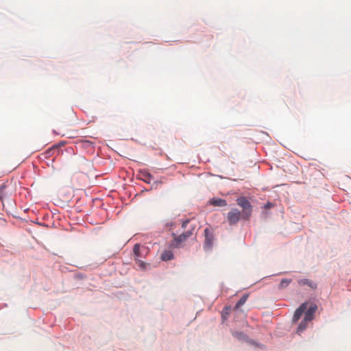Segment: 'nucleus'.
Masks as SVG:
<instances>
[{"mask_svg": "<svg viewBox=\"0 0 351 351\" xmlns=\"http://www.w3.org/2000/svg\"><path fill=\"white\" fill-rule=\"evenodd\" d=\"M237 204L243 208L242 219L248 220L252 215V206L245 197H239L237 199Z\"/></svg>", "mask_w": 351, "mask_h": 351, "instance_id": "nucleus-1", "label": "nucleus"}, {"mask_svg": "<svg viewBox=\"0 0 351 351\" xmlns=\"http://www.w3.org/2000/svg\"><path fill=\"white\" fill-rule=\"evenodd\" d=\"M214 242V237L213 232L208 228L204 230V248L205 250H211Z\"/></svg>", "mask_w": 351, "mask_h": 351, "instance_id": "nucleus-2", "label": "nucleus"}, {"mask_svg": "<svg viewBox=\"0 0 351 351\" xmlns=\"http://www.w3.org/2000/svg\"><path fill=\"white\" fill-rule=\"evenodd\" d=\"M241 218H242V213L237 208L232 209L228 213L227 219L230 225L236 224Z\"/></svg>", "mask_w": 351, "mask_h": 351, "instance_id": "nucleus-3", "label": "nucleus"}, {"mask_svg": "<svg viewBox=\"0 0 351 351\" xmlns=\"http://www.w3.org/2000/svg\"><path fill=\"white\" fill-rule=\"evenodd\" d=\"M193 234V230H189L185 232L180 234L179 236L174 237V241H176L177 245L182 243V242L186 241L189 237H191Z\"/></svg>", "mask_w": 351, "mask_h": 351, "instance_id": "nucleus-4", "label": "nucleus"}, {"mask_svg": "<svg viewBox=\"0 0 351 351\" xmlns=\"http://www.w3.org/2000/svg\"><path fill=\"white\" fill-rule=\"evenodd\" d=\"M306 306H307V303L304 302L299 308H298L296 309V311H295L293 317V322H296L300 319L302 315L306 310Z\"/></svg>", "mask_w": 351, "mask_h": 351, "instance_id": "nucleus-5", "label": "nucleus"}, {"mask_svg": "<svg viewBox=\"0 0 351 351\" xmlns=\"http://www.w3.org/2000/svg\"><path fill=\"white\" fill-rule=\"evenodd\" d=\"M317 309L316 304H311V306L306 310L304 313V318L306 320L311 321L313 319L315 313Z\"/></svg>", "mask_w": 351, "mask_h": 351, "instance_id": "nucleus-6", "label": "nucleus"}, {"mask_svg": "<svg viewBox=\"0 0 351 351\" xmlns=\"http://www.w3.org/2000/svg\"><path fill=\"white\" fill-rule=\"evenodd\" d=\"M209 204L214 206L223 207L227 205V202L221 198H213L209 200Z\"/></svg>", "mask_w": 351, "mask_h": 351, "instance_id": "nucleus-7", "label": "nucleus"}, {"mask_svg": "<svg viewBox=\"0 0 351 351\" xmlns=\"http://www.w3.org/2000/svg\"><path fill=\"white\" fill-rule=\"evenodd\" d=\"M298 283L300 286L307 285L312 289H315L317 288L316 283L307 278L300 279L298 281Z\"/></svg>", "mask_w": 351, "mask_h": 351, "instance_id": "nucleus-8", "label": "nucleus"}, {"mask_svg": "<svg viewBox=\"0 0 351 351\" xmlns=\"http://www.w3.org/2000/svg\"><path fill=\"white\" fill-rule=\"evenodd\" d=\"M173 258V254L171 250H165L161 254V259L164 261L172 260Z\"/></svg>", "mask_w": 351, "mask_h": 351, "instance_id": "nucleus-9", "label": "nucleus"}, {"mask_svg": "<svg viewBox=\"0 0 351 351\" xmlns=\"http://www.w3.org/2000/svg\"><path fill=\"white\" fill-rule=\"evenodd\" d=\"M308 322H309L308 320H306L305 318H304V319L301 322V323L299 324V326L298 327V329H297L298 334H300L302 332H303L306 329V328L307 326V323Z\"/></svg>", "mask_w": 351, "mask_h": 351, "instance_id": "nucleus-10", "label": "nucleus"}, {"mask_svg": "<svg viewBox=\"0 0 351 351\" xmlns=\"http://www.w3.org/2000/svg\"><path fill=\"white\" fill-rule=\"evenodd\" d=\"M247 298H248V295H243L240 300L237 302L236 304V306H235V308H239V307H241V306H243L247 301Z\"/></svg>", "mask_w": 351, "mask_h": 351, "instance_id": "nucleus-11", "label": "nucleus"}, {"mask_svg": "<svg viewBox=\"0 0 351 351\" xmlns=\"http://www.w3.org/2000/svg\"><path fill=\"white\" fill-rule=\"evenodd\" d=\"M6 186L5 184H2L0 186V201L3 202V197L5 196V189Z\"/></svg>", "mask_w": 351, "mask_h": 351, "instance_id": "nucleus-12", "label": "nucleus"}, {"mask_svg": "<svg viewBox=\"0 0 351 351\" xmlns=\"http://www.w3.org/2000/svg\"><path fill=\"white\" fill-rule=\"evenodd\" d=\"M133 252L136 257H139L140 254V245L136 244L133 248Z\"/></svg>", "mask_w": 351, "mask_h": 351, "instance_id": "nucleus-13", "label": "nucleus"}, {"mask_svg": "<svg viewBox=\"0 0 351 351\" xmlns=\"http://www.w3.org/2000/svg\"><path fill=\"white\" fill-rule=\"evenodd\" d=\"M136 264L140 267L141 269H146V263L142 261L141 260H139L138 258L135 259Z\"/></svg>", "mask_w": 351, "mask_h": 351, "instance_id": "nucleus-14", "label": "nucleus"}, {"mask_svg": "<svg viewBox=\"0 0 351 351\" xmlns=\"http://www.w3.org/2000/svg\"><path fill=\"white\" fill-rule=\"evenodd\" d=\"M189 220H185L183 221L182 224V228H186V226L189 223Z\"/></svg>", "mask_w": 351, "mask_h": 351, "instance_id": "nucleus-15", "label": "nucleus"}, {"mask_svg": "<svg viewBox=\"0 0 351 351\" xmlns=\"http://www.w3.org/2000/svg\"><path fill=\"white\" fill-rule=\"evenodd\" d=\"M274 206V204L272 203L268 202L265 205V208H270Z\"/></svg>", "mask_w": 351, "mask_h": 351, "instance_id": "nucleus-16", "label": "nucleus"}, {"mask_svg": "<svg viewBox=\"0 0 351 351\" xmlns=\"http://www.w3.org/2000/svg\"><path fill=\"white\" fill-rule=\"evenodd\" d=\"M290 281L288 280H282L281 281V285L283 286L284 284H286L285 285H288L289 284Z\"/></svg>", "mask_w": 351, "mask_h": 351, "instance_id": "nucleus-17", "label": "nucleus"}, {"mask_svg": "<svg viewBox=\"0 0 351 351\" xmlns=\"http://www.w3.org/2000/svg\"><path fill=\"white\" fill-rule=\"evenodd\" d=\"M234 335L240 338L243 336V334L242 332H236Z\"/></svg>", "mask_w": 351, "mask_h": 351, "instance_id": "nucleus-18", "label": "nucleus"}, {"mask_svg": "<svg viewBox=\"0 0 351 351\" xmlns=\"http://www.w3.org/2000/svg\"><path fill=\"white\" fill-rule=\"evenodd\" d=\"M147 178H148L149 180H151V179H152V176H151L149 173H147Z\"/></svg>", "mask_w": 351, "mask_h": 351, "instance_id": "nucleus-19", "label": "nucleus"}]
</instances>
